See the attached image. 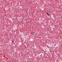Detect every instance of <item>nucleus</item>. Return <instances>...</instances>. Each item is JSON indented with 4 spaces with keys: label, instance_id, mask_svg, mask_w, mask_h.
I'll list each match as a JSON object with an SVG mask.
<instances>
[{
    "label": "nucleus",
    "instance_id": "obj_1",
    "mask_svg": "<svg viewBox=\"0 0 62 62\" xmlns=\"http://www.w3.org/2000/svg\"><path fill=\"white\" fill-rule=\"evenodd\" d=\"M47 15H48V16H49V14L48 13H47Z\"/></svg>",
    "mask_w": 62,
    "mask_h": 62
},
{
    "label": "nucleus",
    "instance_id": "obj_2",
    "mask_svg": "<svg viewBox=\"0 0 62 62\" xmlns=\"http://www.w3.org/2000/svg\"><path fill=\"white\" fill-rule=\"evenodd\" d=\"M34 32H33L32 33V35H33V34H34Z\"/></svg>",
    "mask_w": 62,
    "mask_h": 62
},
{
    "label": "nucleus",
    "instance_id": "obj_3",
    "mask_svg": "<svg viewBox=\"0 0 62 62\" xmlns=\"http://www.w3.org/2000/svg\"><path fill=\"white\" fill-rule=\"evenodd\" d=\"M12 42H13V43H14V41H12Z\"/></svg>",
    "mask_w": 62,
    "mask_h": 62
},
{
    "label": "nucleus",
    "instance_id": "obj_4",
    "mask_svg": "<svg viewBox=\"0 0 62 62\" xmlns=\"http://www.w3.org/2000/svg\"><path fill=\"white\" fill-rule=\"evenodd\" d=\"M31 34H32V32H31Z\"/></svg>",
    "mask_w": 62,
    "mask_h": 62
}]
</instances>
